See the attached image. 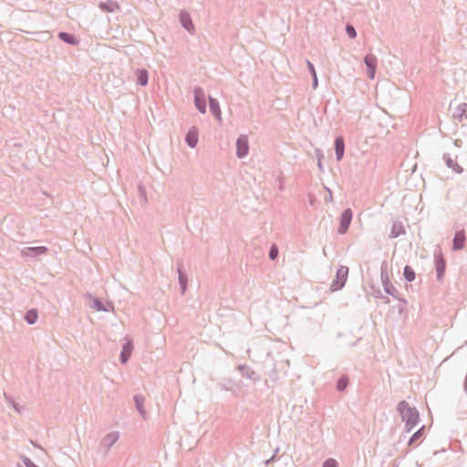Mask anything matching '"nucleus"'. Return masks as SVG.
Segmentation results:
<instances>
[{
    "label": "nucleus",
    "instance_id": "1",
    "mask_svg": "<svg viewBox=\"0 0 467 467\" xmlns=\"http://www.w3.org/2000/svg\"><path fill=\"white\" fill-rule=\"evenodd\" d=\"M397 410L405 422L404 431L410 432L420 421V413L415 407H410L406 400H401L397 406Z\"/></svg>",
    "mask_w": 467,
    "mask_h": 467
},
{
    "label": "nucleus",
    "instance_id": "2",
    "mask_svg": "<svg viewBox=\"0 0 467 467\" xmlns=\"http://www.w3.org/2000/svg\"><path fill=\"white\" fill-rule=\"evenodd\" d=\"M89 299V306L97 311L109 312L114 309V305L110 301L103 302L99 297L92 296L87 294Z\"/></svg>",
    "mask_w": 467,
    "mask_h": 467
},
{
    "label": "nucleus",
    "instance_id": "3",
    "mask_svg": "<svg viewBox=\"0 0 467 467\" xmlns=\"http://www.w3.org/2000/svg\"><path fill=\"white\" fill-rule=\"evenodd\" d=\"M348 275V268L347 266H340L337 270L336 279L333 281L331 285L332 291H337L343 288L345 283L347 282Z\"/></svg>",
    "mask_w": 467,
    "mask_h": 467
},
{
    "label": "nucleus",
    "instance_id": "4",
    "mask_svg": "<svg viewBox=\"0 0 467 467\" xmlns=\"http://www.w3.org/2000/svg\"><path fill=\"white\" fill-rule=\"evenodd\" d=\"M376 298H380L382 300L389 301L388 295L392 296L394 298L398 300L397 305L393 306L392 308L398 312L400 316H401L405 311V306L407 305V300L403 297L396 296L397 294H373Z\"/></svg>",
    "mask_w": 467,
    "mask_h": 467
},
{
    "label": "nucleus",
    "instance_id": "5",
    "mask_svg": "<svg viewBox=\"0 0 467 467\" xmlns=\"http://www.w3.org/2000/svg\"><path fill=\"white\" fill-rule=\"evenodd\" d=\"M351 220H352L351 210L350 209L345 210L340 216L339 226L337 229V232L340 234H344L345 233H347V231L349 227V224L351 223Z\"/></svg>",
    "mask_w": 467,
    "mask_h": 467
},
{
    "label": "nucleus",
    "instance_id": "6",
    "mask_svg": "<svg viewBox=\"0 0 467 467\" xmlns=\"http://www.w3.org/2000/svg\"><path fill=\"white\" fill-rule=\"evenodd\" d=\"M133 350V342L131 340H128L123 344L122 349L119 355V362L121 364H126L128 360L130 358Z\"/></svg>",
    "mask_w": 467,
    "mask_h": 467
},
{
    "label": "nucleus",
    "instance_id": "7",
    "mask_svg": "<svg viewBox=\"0 0 467 467\" xmlns=\"http://www.w3.org/2000/svg\"><path fill=\"white\" fill-rule=\"evenodd\" d=\"M118 439V432H110L102 439L100 446L105 448L106 451H109L117 442Z\"/></svg>",
    "mask_w": 467,
    "mask_h": 467
},
{
    "label": "nucleus",
    "instance_id": "8",
    "mask_svg": "<svg viewBox=\"0 0 467 467\" xmlns=\"http://www.w3.org/2000/svg\"><path fill=\"white\" fill-rule=\"evenodd\" d=\"M365 64L368 67V75L369 78H374L376 67H377V58L373 55H368L365 57Z\"/></svg>",
    "mask_w": 467,
    "mask_h": 467
},
{
    "label": "nucleus",
    "instance_id": "9",
    "mask_svg": "<svg viewBox=\"0 0 467 467\" xmlns=\"http://www.w3.org/2000/svg\"><path fill=\"white\" fill-rule=\"evenodd\" d=\"M195 106L200 112L204 113L206 109L205 96L202 90L195 89L194 91Z\"/></svg>",
    "mask_w": 467,
    "mask_h": 467
},
{
    "label": "nucleus",
    "instance_id": "10",
    "mask_svg": "<svg viewBox=\"0 0 467 467\" xmlns=\"http://www.w3.org/2000/svg\"><path fill=\"white\" fill-rule=\"evenodd\" d=\"M237 155L242 158L248 153L249 146L247 138L241 136L236 142Z\"/></svg>",
    "mask_w": 467,
    "mask_h": 467
},
{
    "label": "nucleus",
    "instance_id": "11",
    "mask_svg": "<svg viewBox=\"0 0 467 467\" xmlns=\"http://www.w3.org/2000/svg\"><path fill=\"white\" fill-rule=\"evenodd\" d=\"M180 21H181V24L182 25V26L187 31H189L190 33H193L194 32V26L192 24V21L191 19L190 15L187 12H185V11H182L181 12V14H180Z\"/></svg>",
    "mask_w": 467,
    "mask_h": 467
},
{
    "label": "nucleus",
    "instance_id": "12",
    "mask_svg": "<svg viewBox=\"0 0 467 467\" xmlns=\"http://www.w3.org/2000/svg\"><path fill=\"white\" fill-rule=\"evenodd\" d=\"M425 434V426H421L417 431H415L408 441V446H417L420 441L423 439Z\"/></svg>",
    "mask_w": 467,
    "mask_h": 467
},
{
    "label": "nucleus",
    "instance_id": "13",
    "mask_svg": "<svg viewBox=\"0 0 467 467\" xmlns=\"http://www.w3.org/2000/svg\"><path fill=\"white\" fill-rule=\"evenodd\" d=\"M236 369L241 373L243 377L252 380H255V371L246 364L238 365Z\"/></svg>",
    "mask_w": 467,
    "mask_h": 467
},
{
    "label": "nucleus",
    "instance_id": "14",
    "mask_svg": "<svg viewBox=\"0 0 467 467\" xmlns=\"http://www.w3.org/2000/svg\"><path fill=\"white\" fill-rule=\"evenodd\" d=\"M133 400L138 412L142 418H146V410L144 409L145 398L140 394H136L133 396Z\"/></svg>",
    "mask_w": 467,
    "mask_h": 467
},
{
    "label": "nucleus",
    "instance_id": "15",
    "mask_svg": "<svg viewBox=\"0 0 467 467\" xmlns=\"http://www.w3.org/2000/svg\"><path fill=\"white\" fill-rule=\"evenodd\" d=\"M349 385V377L347 374L341 375L336 384V389L338 392H344Z\"/></svg>",
    "mask_w": 467,
    "mask_h": 467
},
{
    "label": "nucleus",
    "instance_id": "16",
    "mask_svg": "<svg viewBox=\"0 0 467 467\" xmlns=\"http://www.w3.org/2000/svg\"><path fill=\"white\" fill-rule=\"evenodd\" d=\"M335 150L337 161H340L344 156L345 143L342 137H337L335 141Z\"/></svg>",
    "mask_w": 467,
    "mask_h": 467
},
{
    "label": "nucleus",
    "instance_id": "17",
    "mask_svg": "<svg viewBox=\"0 0 467 467\" xmlns=\"http://www.w3.org/2000/svg\"><path fill=\"white\" fill-rule=\"evenodd\" d=\"M37 318L38 312L36 308L28 309L24 316V319L29 325H34L37 321Z\"/></svg>",
    "mask_w": 467,
    "mask_h": 467
},
{
    "label": "nucleus",
    "instance_id": "18",
    "mask_svg": "<svg viewBox=\"0 0 467 467\" xmlns=\"http://www.w3.org/2000/svg\"><path fill=\"white\" fill-rule=\"evenodd\" d=\"M186 141L190 147L194 148L198 142V132L195 129H192L186 135Z\"/></svg>",
    "mask_w": 467,
    "mask_h": 467
},
{
    "label": "nucleus",
    "instance_id": "19",
    "mask_svg": "<svg viewBox=\"0 0 467 467\" xmlns=\"http://www.w3.org/2000/svg\"><path fill=\"white\" fill-rule=\"evenodd\" d=\"M465 242V234L463 232H458L455 234L453 238V248L461 249L463 247Z\"/></svg>",
    "mask_w": 467,
    "mask_h": 467
},
{
    "label": "nucleus",
    "instance_id": "20",
    "mask_svg": "<svg viewBox=\"0 0 467 467\" xmlns=\"http://www.w3.org/2000/svg\"><path fill=\"white\" fill-rule=\"evenodd\" d=\"M210 109L212 113L219 119L221 120V109L219 103L216 99L210 98Z\"/></svg>",
    "mask_w": 467,
    "mask_h": 467
},
{
    "label": "nucleus",
    "instance_id": "21",
    "mask_svg": "<svg viewBox=\"0 0 467 467\" xmlns=\"http://www.w3.org/2000/svg\"><path fill=\"white\" fill-rule=\"evenodd\" d=\"M138 82L141 86H145L148 83V72L145 69H139L136 72Z\"/></svg>",
    "mask_w": 467,
    "mask_h": 467
},
{
    "label": "nucleus",
    "instance_id": "22",
    "mask_svg": "<svg viewBox=\"0 0 467 467\" xmlns=\"http://www.w3.org/2000/svg\"><path fill=\"white\" fill-rule=\"evenodd\" d=\"M403 275H404L405 279L409 282H411L415 279V272L409 265H406L404 267Z\"/></svg>",
    "mask_w": 467,
    "mask_h": 467
},
{
    "label": "nucleus",
    "instance_id": "23",
    "mask_svg": "<svg viewBox=\"0 0 467 467\" xmlns=\"http://www.w3.org/2000/svg\"><path fill=\"white\" fill-rule=\"evenodd\" d=\"M306 63L307 67L313 76V87L316 88L317 87V76L316 73V69L314 67V65L310 61H307Z\"/></svg>",
    "mask_w": 467,
    "mask_h": 467
},
{
    "label": "nucleus",
    "instance_id": "24",
    "mask_svg": "<svg viewBox=\"0 0 467 467\" xmlns=\"http://www.w3.org/2000/svg\"><path fill=\"white\" fill-rule=\"evenodd\" d=\"M59 37H60L62 40H64V41H66V42H67V43L73 44V45H75V44H77V43H78V42L76 41L75 37H74L73 36H71V35L67 34V33H64V32L60 33V34H59Z\"/></svg>",
    "mask_w": 467,
    "mask_h": 467
},
{
    "label": "nucleus",
    "instance_id": "25",
    "mask_svg": "<svg viewBox=\"0 0 467 467\" xmlns=\"http://www.w3.org/2000/svg\"><path fill=\"white\" fill-rule=\"evenodd\" d=\"M321 467H337V462L333 458H328L323 462Z\"/></svg>",
    "mask_w": 467,
    "mask_h": 467
},
{
    "label": "nucleus",
    "instance_id": "26",
    "mask_svg": "<svg viewBox=\"0 0 467 467\" xmlns=\"http://www.w3.org/2000/svg\"><path fill=\"white\" fill-rule=\"evenodd\" d=\"M5 399L10 402V404L12 405V407L14 408V410L16 411H17L18 413H21L22 411V408L19 406L18 403H16L15 400H13L12 399H10L9 397H7L6 394H5Z\"/></svg>",
    "mask_w": 467,
    "mask_h": 467
},
{
    "label": "nucleus",
    "instance_id": "27",
    "mask_svg": "<svg viewBox=\"0 0 467 467\" xmlns=\"http://www.w3.org/2000/svg\"><path fill=\"white\" fill-rule=\"evenodd\" d=\"M22 461L26 467H39L30 458L26 456H22Z\"/></svg>",
    "mask_w": 467,
    "mask_h": 467
},
{
    "label": "nucleus",
    "instance_id": "28",
    "mask_svg": "<svg viewBox=\"0 0 467 467\" xmlns=\"http://www.w3.org/2000/svg\"><path fill=\"white\" fill-rule=\"evenodd\" d=\"M278 452H279V448H276V449L275 450V451H274V454L271 456V458H269L268 460H266V461L265 462V465H269V464H271V463H273V462H276V461H277V459H276V455H277V453H278Z\"/></svg>",
    "mask_w": 467,
    "mask_h": 467
},
{
    "label": "nucleus",
    "instance_id": "29",
    "mask_svg": "<svg viewBox=\"0 0 467 467\" xmlns=\"http://www.w3.org/2000/svg\"><path fill=\"white\" fill-rule=\"evenodd\" d=\"M346 31L350 38H355L357 36V32L352 26H347Z\"/></svg>",
    "mask_w": 467,
    "mask_h": 467
},
{
    "label": "nucleus",
    "instance_id": "30",
    "mask_svg": "<svg viewBox=\"0 0 467 467\" xmlns=\"http://www.w3.org/2000/svg\"><path fill=\"white\" fill-rule=\"evenodd\" d=\"M444 261L443 260H440L437 262V271H438V274L441 275L442 273V271L444 270Z\"/></svg>",
    "mask_w": 467,
    "mask_h": 467
},
{
    "label": "nucleus",
    "instance_id": "31",
    "mask_svg": "<svg viewBox=\"0 0 467 467\" xmlns=\"http://www.w3.org/2000/svg\"><path fill=\"white\" fill-rule=\"evenodd\" d=\"M278 254V250L276 247H272L270 253H269V256L271 259H275Z\"/></svg>",
    "mask_w": 467,
    "mask_h": 467
},
{
    "label": "nucleus",
    "instance_id": "32",
    "mask_svg": "<svg viewBox=\"0 0 467 467\" xmlns=\"http://www.w3.org/2000/svg\"><path fill=\"white\" fill-rule=\"evenodd\" d=\"M269 378L272 381L274 382H276L277 380V376H276V372H275V369H273L272 373L269 374Z\"/></svg>",
    "mask_w": 467,
    "mask_h": 467
},
{
    "label": "nucleus",
    "instance_id": "33",
    "mask_svg": "<svg viewBox=\"0 0 467 467\" xmlns=\"http://www.w3.org/2000/svg\"><path fill=\"white\" fill-rule=\"evenodd\" d=\"M218 385L222 390H229L230 389V387L226 386L225 384H223L222 382H220Z\"/></svg>",
    "mask_w": 467,
    "mask_h": 467
},
{
    "label": "nucleus",
    "instance_id": "34",
    "mask_svg": "<svg viewBox=\"0 0 467 467\" xmlns=\"http://www.w3.org/2000/svg\"><path fill=\"white\" fill-rule=\"evenodd\" d=\"M35 250V248H33ZM36 250H38L40 253L47 252V248L45 246L36 247Z\"/></svg>",
    "mask_w": 467,
    "mask_h": 467
},
{
    "label": "nucleus",
    "instance_id": "35",
    "mask_svg": "<svg viewBox=\"0 0 467 467\" xmlns=\"http://www.w3.org/2000/svg\"><path fill=\"white\" fill-rule=\"evenodd\" d=\"M463 385H464V389H467V374H466V376L464 378Z\"/></svg>",
    "mask_w": 467,
    "mask_h": 467
},
{
    "label": "nucleus",
    "instance_id": "36",
    "mask_svg": "<svg viewBox=\"0 0 467 467\" xmlns=\"http://www.w3.org/2000/svg\"><path fill=\"white\" fill-rule=\"evenodd\" d=\"M455 171L457 172H462V168L459 165H457V169H455Z\"/></svg>",
    "mask_w": 467,
    "mask_h": 467
},
{
    "label": "nucleus",
    "instance_id": "37",
    "mask_svg": "<svg viewBox=\"0 0 467 467\" xmlns=\"http://www.w3.org/2000/svg\"><path fill=\"white\" fill-rule=\"evenodd\" d=\"M356 344H357V342H354V343H352L350 346H351V347H354V346H356Z\"/></svg>",
    "mask_w": 467,
    "mask_h": 467
},
{
    "label": "nucleus",
    "instance_id": "38",
    "mask_svg": "<svg viewBox=\"0 0 467 467\" xmlns=\"http://www.w3.org/2000/svg\"><path fill=\"white\" fill-rule=\"evenodd\" d=\"M17 467H22L20 464H17Z\"/></svg>",
    "mask_w": 467,
    "mask_h": 467
}]
</instances>
